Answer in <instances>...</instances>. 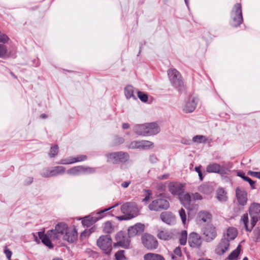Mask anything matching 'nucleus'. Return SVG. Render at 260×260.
Returning a JSON list of instances; mask_svg holds the SVG:
<instances>
[{"label": "nucleus", "mask_w": 260, "mask_h": 260, "mask_svg": "<svg viewBox=\"0 0 260 260\" xmlns=\"http://www.w3.org/2000/svg\"><path fill=\"white\" fill-rule=\"evenodd\" d=\"M249 213L251 218L249 224L247 213L243 214L240 220L243 223L245 230L247 231L251 232L256 222L260 220V204L256 203H252L249 207Z\"/></svg>", "instance_id": "1"}, {"label": "nucleus", "mask_w": 260, "mask_h": 260, "mask_svg": "<svg viewBox=\"0 0 260 260\" xmlns=\"http://www.w3.org/2000/svg\"><path fill=\"white\" fill-rule=\"evenodd\" d=\"M121 211L123 215L117 216L119 220L131 219L139 214V209L135 203L127 202L121 207Z\"/></svg>", "instance_id": "2"}, {"label": "nucleus", "mask_w": 260, "mask_h": 260, "mask_svg": "<svg viewBox=\"0 0 260 260\" xmlns=\"http://www.w3.org/2000/svg\"><path fill=\"white\" fill-rule=\"evenodd\" d=\"M168 75L171 84L178 91L183 90L184 83L180 73L175 69H170L168 71Z\"/></svg>", "instance_id": "3"}, {"label": "nucleus", "mask_w": 260, "mask_h": 260, "mask_svg": "<svg viewBox=\"0 0 260 260\" xmlns=\"http://www.w3.org/2000/svg\"><path fill=\"white\" fill-rule=\"evenodd\" d=\"M230 24L234 27L239 26L243 21L242 6L240 3L234 5L231 12Z\"/></svg>", "instance_id": "4"}, {"label": "nucleus", "mask_w": 260, "mask_h": 260, "mask_svg": "<svg viewBox=\"0 0 260 260\" xmlns=\"http://www.w3.org/2000/svg\"><path fill=\"white\" fill-rule=\"evenodd\" d=\"M98 246L106 254H110L112 249V240L110 235H103L97 240Z\"/></svg>", "instance_id": "5"}, {"label": "nucleus", "mask_w": 260, "mask_h": 260, "mask_svg": "<svg viewBox=\"0 0 260 260\" xmlns=\"http://www.w3.org/2000/svg\"><path fill=\"white\" fill-rule=\"evenodd\" d=\"M68 228L67 223L63 222H59L55 226L54 229L48 231V235L51 237V240H58L61 237H63Z\"/></svg>", "instance_id": "6"}, {"label": "nucleus", "mask_w": 260, "mask_h": 260, "mask_svg": "<svg viewBox=\"0 0 260 260\" xmlns=\"http://www.w3.org/2000/svg\"><path fill=\"white\" fill-rule=\"evenodd\" d=\"M107 161L114 164L125 162L129 159V155L127 152L123 151L109 153L106 154Z\"/></svg>", "instance_id": "7"}, {"label": "nucleus", "mask_w": 260, "mask_h": 260, "mask_svg": "<svg viewBox=\"0 0 260 260\" xmlns=\"http://www.w3.org/2000/svg\"><path fill=\"white\" fill-rule=\"evenodd\" d=\"M118 205L116 204L115 205L110 207L108 208H106L103 210H100L96 213V215L93 216H88L82 218V223L84 226L86 227L90 226L93 223L96 222L98 220L103 217L102 214L109 210L115 207Z\"/></svg>", "instance_id": "8"}, {"label": "nucleus", "mask_w": 260, "mask_h": 260, "mask_svg": "<svg viewBox=\"0 0 260 260\" xmlns=\"http://www.w3.org/2000/svg\"><path fill=\"white\" fill-rule=\"evenodd\" d=\"M169 207L170 204L168 201L161 198L153 201L148 206L150 210L155 211L167 210Z\"/></svg>", "instance_id": "9"}, {"label": "nucleus", "mask_w": 260, "mask_h": 260, "mask_svg": "<svg viewBox=\"0 0 260 260\" xmlns=\"http://www.w3.org/2000/svg\"><path fill=\"white\" fill-rule=\"evenodd\" d=\"M142 242L144 246L149 250L155 249L158 246L156 239L151 235L145 234L142 237Z\"/></svg>", "instance_id": "10"}, {"label": "nucleus", "mask_w": 260, "mask_h": 260, "mask_svg": "<svg viewBox=\"0 0 260 260\" xmlns=\"http://www.w3.org/2000/svg\"><path fill=\"white\" fill-rule=\"evenodd\" d=\"M202 231L204 239L207 242L212 241L217 236L216 228L212 224L204 227Z\"/></svg>", "instance_id": "11"}, {"label": "nucleus", "mask_w": 260, "mask_h": 260, "mask_svg": "<svg viewBox=\"0 0 260 260\" xmlns=\"http://www.w3.org/2000/svg\"><path fill=\"white\" fill-rule=\"evenodd\" d=\"M116 242L114 243L115 247H121L124 248H128L130 240L125 236L124 233L120 231L115 236Z\"/></svg>", "instance_id": "12"}, {"label": "nucleus", "mask_w": 260, "mask_h": 260, "mask_svg": "<svg viewBox=\"0 0 260 260\" xmlns=\"http://www.w3.org/2000/svg\"><path fill=\"white\" fill-rule=\"evenodd\" d=\"M230 247V240L228 238H222L217 245L215 252L218 255H223L229 250Z\"/></svg>", "instance_id": "13"}, {"label": "nucleus", "mask_w": 260, "mask_h": 260, "mask_svg": "<svg viewBox=\"0 0 260 260\" xmlns=\"http://www.w3.org/2000/svg\"><path fill=\"white\" fill-rule=\"evenodd\" d=\"M188 242L191 247L200 248L202 244V239L199 234L192 232L189 235Z\"/></svg>", "instance_id": "14"}, {"label": "nucleus", "mask_w": 260, "mask_h": 260, "mask_svg": "<svg viewBox=\"0 0 260 260\" xmlns=\"http://www.w3.org/2000/svg\"><path fill=\"white\" fill-rule=\"evenodd\" d=\"M198 103V99L194 96H189L185 102L183 110L185 113H191L196 109Z\"/></svg>", "instance_id": "15"}, {"label": "nucleus", "mask_w": 260, "mask_h": 260, "mask_svg": "<svg viewBox=\"0 0 260 260\" xmlns=\"http://www.w3.org/2000/svg\"><path fill=\"white\" fill-rule=\"evenodd\" d=\"M206 170L208 173H215L221 175L227 174L229 171L228 169L221 167L217 163L210 164L207 167Z\"/></svg>", "instance_id": "16"}, {"label": "nucleus", "mask_w": 260, "mask_h": 260, "mask_svg": "<svg viewBox=\"0 0 260 260\" xmlns=\"http://www.w3.org/2000/svg\"><path fill=\"white\" fill-rule=\"evenodd\" d=\"M87 159V156L85 155H79L77 156H70L66 158L61 159L57 162V164L70 165L78 162H81Z\"/></svg>", "instance_id": "17"}, {"label": "nucleus", "mask_w": 260, "mask_h": 260, "mask_svg": "<svg viewBox=\"0 0 260 260\" xmlns=\"http://www.w3.org/2000/svg\"><path fill=\"white\" fill-rule=\"evenodd\" d=\"M78 237L77 231L75 228H68L63 236V239L64 241H68L69 243H74L77 239Z\"/></svg>", "instance_id": "18"}, {"label": "nucleus", "mask_w": 260, "mask_h": 260, "mask_svg": "<svg viewBox=\"0 0 260 260\" xmlns=\"http://www.w3.org/2000/svg\"><path fill=\"white\" fill-rule=\"evenodd\" d=\"M212 214L207 211H201L197 215V220L200 223H209L212 220Z\"/></svg>", "instance_id": "19"}, {"label": "nucleus", "mask_w": 260, "mask_h": 260, "mask_svg": "<svg viewBox=\"0 0 260 260\" xmlns=\"http://www.w3.org/2000/svg\"><path fill=\"white\" fill-rule=\"evenodd\" d=\"M144 230V224L138 223L128 229V235L129 237H134L137 235L141 234Z\"/></svg>", "instance_id": "20"}, {"label": "nucleus", "mask_w": 260, "mask_h": 260, "mask_svg": "<svg viewBox=\"0 0 260 260\" xmlns=\"http://www.w3.org/2000/svg\"><path fill=\"white\" fill-rule=\"evenodd\" d=\"M161 220L168 225H173L175 223V217L169 211L162 212L160 215Z\"/></svg>", "instance_id": "21"}, {"label": "nucleus", "mask_w": 260, "mask_h": 260, "mask_svg": "<svg viewBox=\"0 0 260 260\" xmlns=\"http://www.w3.org/2000/svg\"><path fill=\"white\" fill-rule=\"evenodd\" d=\"M236 194L239 204L242 206L245 205L247 201L246 191L243 188L237 187Z\"/></svg>", "instance_id": "22"}, {"label": "nucleus", "mask_w": 260, "mask_h": 260, "mask_svg": "<svg viewBox=\"0 0 260 260\" xmlns=\"http://www.w3.org/2000/svg\"><path fill=\"white\" fill-rule=\"evenodd\" d=\"M146 136H152L157 134L160 132V128L155 122L145 123Z\"/></svg>", "instance_id": "23"}, {"label": "nucleus", "mask_w": 260, "mask_h": 260, "mask_svg": "<svg viewBox=\"0 0 260 260\" xmlns=\"http://www.w3.org/2000/svg\"><path fill=\"white\" fill-rule=\"evenodd\" d=\"M184 185L180 183H171L169 185V190L172 194L180 196L183 192Z\"/></svg>", "instance_id": "24"}, {"label": "nucleus", "mask_w": 260, "mask_h": 260, "mask_svg": "<svg viewBox=\"0 0 260 260\" xmlns=\"http://www.w3.org/2000/svg\"><path fill=\"white\" fill-rule=\"evenodd\" d=\"M38 236L42 242L49 249H52L54 247V245L50 240L51 239V237L48 235V231L46 234L44 232H38Z\"/></svg>", "instance_id": "25"}, {"label": "nucleus", "mask_w": 260, "mask_h": 260, "mask_svg": "<svg viewBox=\"0 0 260 260\" xmlns=\"http://www.w3.org/2000/svg\"><path fill=\"white\" fill-rule=\"evenodd\" d=\"M179 199L181 203L185 208H190L191 197L189 193L183 192L179 196Z\"/></svg>", "instance_id": "26"}, {"label": "nucleus", "mask_w": 260, "mask_h": 260, "mask_svg": "<svg viewBox=\"0 0 260 260\" xmlns=\"http://www.w3.org/2000/svg\"><path fill=\"white\" fill-rule=\"evenodd\" d=\"M157 237L162 240H169L173 237V233L171 231L166 229L159 230Z\"/></svg>", "instance_id": "27"}, {"label": "nucleus", "mask_w": 260, "mask_h": 260, "mask_svg": "<svg viewBox=\"0 0 260 260\" xmlns=\"http://www.w3.org/2000/svg\"><path fill=\"white\" fill-rule=\"evenodd\" d=\"M67 174L71 176H79L83 174V166L73 167L68 170Z\"/></svg>", "instance_id": "28"}, {"label": "nucleus", "mask_w": 260, "mask_h": 260, "mask_svg": "<svg viewBox=\"0 0 260 260\" xmlns=\"http://www.w3.org/2000/svg\"><path fill=\"white\" fill-rule=\"evenodd\" d=\"M216 198L220 202H225L228 200L226 192L222 188H218L216 191Z\"/></svg>", "instance_id": "29"}, {"label": "nucleus", "mask_w": 260, "mask_h": 260, "mask_svg": "<svg viewBox=\"0 0 260 260\" xmlns=\"http://www.w3.org/2000/svg\"><path fill=\"white\" fill-rule=\"evenodd\" d=\"M144 260H165L160 254L153 253H148L144 255Z\"/></svg>", "instance_id": "30"}, {"label": "nucleus", "mask_w": 260, "mask_h": 260, "mask_svg": "<svg viewBox=\"0 0 260 260\" xmlns=\"http://www.w3.org/2000/svg\"><path fill=\"white\" fill-rule=\"evenodd\" d=\"M51 169L52 177L63 175L66 172V168L62 166H56Z\"/></svg>", "instance_id": "31"}, {"label": "nucleus", "mask_w": 260, "mask_h": 260, "mask_svg": "<svg viewBox=\"0 0 260 260\" xmlns=\"http://www.w3.org/2000/svg\"><path fill=\"white\" fill-rule=\"evenodd\" d=\"M134 88L131 85H127L124 88V94L127 99L133 98L136 100V96L134 94Z\"/></svg>", "instance_id": "32"}, {"label": "nucleus", "mask_w": 260, "mask_h": 260, "mask_svg": "<svg viewBox=\"0 0 260 260\" xmlns=\"http://www.w3.org/2000/svg\"><path fill=\"white\" fill-rule=\"evenodd\" d=\"M237 231L236 228L233 227L229 228L227 230V237L226 238H228L229 240H233L237 237Z\"/></svg>", "instance_id": "33"}, {"label": "nucleus", "mask_w": 260, "mask_h": 260, "mask_svg": "<svg viewBox=\"0 0 260 260\" xmlns=\"http://www.w3.org/2000/svg\"><path fill=\"white\" fill-rule=\"evenodd\" d=\"M146 126L145 124H138L134 127V131L136 134L141 136H146Z\"/></svg>", "instance_id": "34"}, {"label": "nucleus", "mask_w": 260, "mask_h": 260, "mask_svg": "<svg viewBox=\"0 0 260 260\" xmlns=\"http://www.w3.org/2000/svg\"><path fill=\"white\" fill-rule=\"evenodd\" d=\"M178 238L180 244L182 245H185L187 239V232L185 230L181 231L178 233Z\"/></svg>", "instance_id": "35"}, {"label": "nucleus", "mask_w": 260, "mask_h": 260, "mask_svg": "<svg viewBox=\"0 0 260 260\" xmlns=\"http://www.w3.org/2000/svg\"><path fill=\"white\" fill-rule=\"evenodd\" d=\"M237 175L239 177H240L241 178H242L244 180L248 182L252 189L255 188V182L254 181H253L252 180H251L248 177L245 176V173L244 172L239 171L237 173Z\"/></svg>", "instance_id": "36"}, {"label": "nucleus", "mask_w": 260, "mask_h": 260, "mask_svg": "<svg viewBox=\"0 0 260 260\" xmlns=\"http://www.w3.org/2000/svg\"><path fill=\"white\" fill-rule=\"evenodd\" d=\"M241 251V246L239 245L236 249L233 251L228 256L229 260H237Z\"/></svg>", "instance_id": "37"}, {"label": "nucleus", "mask_w": 260, "mask_h": 260, "mask_svg": "<svg viewBox=\"0 0 260 260\" xmlns=\"http://www.w3.org/2000/svg\"><path fill=\"white\" fill-rule=\"evenodd\" d=\"M139 149H146L153 146V143L148 141H138Z\"/></svg>", "instance_id": "38"}, {"label": "nucleus", "mask_w": 260, "mask_h": 260, "mask_svg": "<svg viewBox=\"0 0 260 260\" xmlns=\"http://www.w3.org/2000/svg\"><path fill=\"white\" fill-rule=\"evenodd\" d=\"M114 231V226L112 225L111 222H106L103 226V231L105 233L110 234L112 233Z\"/></svg>", "instance_id": "39"}, {"label": "nucleus", "mask_w": 260, "mask_h": 260, "mask_svg": "<svg viewBox=\"0 0 260 260\" xmlns=\"http://www.w3.org/2000/svg\"><path fill=\"white\" fill-rule=\"evenodd\" d=\"M192 143H205L207 141V139L205 136L202 135H197L193 137L192 140H191Z\"/></svg>", "instance_id": "40"}, {"label": "nucleus", "mask_w": 260, "mask_h": 260, "mask_svg": "<svg viewBox=\"0 0 260 260\" xmlns=\"http://www.w3.org/2000/svg\"><path fill=\"white\" fill-rule=\"evenodd\" d=\"M125 251L120 250L118 251L115 254V257L116 260H126L127 258L124 255Z\"/></svg>", "instance_id": "41"}, {"label": "nucleus", "mask_w": 260, "mask_h": 260, "mask_svg": "<svg viewBox=\"0 0 260 260\" xmlns=\"http://www.w3.org/2000/svg\"><path fill=\"white\" fill-rule=\"evenodd\" d=\"M96 172V168L83 166V174H93Z\"/></svg>", "instance_id": "42"}, {"label": "nucleus", "mask_w": 260, "mask_h": 260, "mask_svg": "<svg viewBox=\"0 0 260 260\" xmlns=\"http://www.w3.org/2000/svg\"><path fill=\"white\" fill-rule=\"evenodd\" d=\"M253 241L256 242H260V228L255 229L253 232Z\"/></svg>", "instance_id": "43"}, {"label": "nucleus", "mask_w": 260, "mask_h": 260, "mask_svg": "<svg viewBox=\"0 0 260 260\" xmlns=\"http://www.w3.org/2000/svg\"><path fill=\"white\" fill-rule=\"evenodd\" d=\"M41 175L43 177H52L51 169L49 168H45L43 169L41 173Z\"/></svg>", "instance_id": "44"}, {"label": "nucleus", "mask_w": 260, "mask_h": 260, "mask_svg": "<svg viewBox=\"0 0 260 260\" xmlns=\"http://www.w3.org/2000/svg\"><path fill=\"white\" fill-rule=\"evenodd\" d=\"M84 253L88 256L92 257L93 258L97 257L98 256V253L90 248H86L84 251Z\"/></svg>", "instance_id": "45"}, {"label": "nucleus", "mask_w": 260, "mask_h": 260, "mask_svg": "<svg viewBox=\"0 0 260 260\" xmlns=\"http://www.w3.org/2000/svg\"><path fill=\"white\" fill-rule=\"evenodd\" d=\"M58 152V147L57 145H54L51 147L50 151L49 154L50 157H54L56 155Z\"/></svg>", "instance_id": "46"}, {"label": "nucleus", "mask_w": 260, "mask_h": 260, "mask_svg": "<svg viewBox=\"0 0 260 260\" xmlns=\"http://www.w3.org/2000/svg\"><path fill=\"white\" fill-rule=\"evenodd\" d=\"M138 96L142 102H146L148 100V96L147 94L138 91Z\"/></svg>", "instance_id": "47"}, {"label": "nucleus", "mask_w": 260, "mask_h": 260, "mask_svg": "<svg viewBox=\"0 0 260 260\" xmlns=\"http://www.w3.org/2000/svg\"><path fill=\"white\" fill-rule=\"evenodd\" d=\"M179 213L183 223L185 224L186 220V215L185 210L183 208H181L179 210Z\"/></svg>", "instance_id": "48"}, {"label": "nucleus", "mask_w": 260, "mask_h": 260, "mask_svg": "<svg viewBox=\"0 0 260 260\" xmlns=\"http://www.w3.org/2000/svg\"><path fill=\"white\" fill-rule=\"evenodd\" d=\"M7 53V47L3 44H0V57H4L6 55Z\"/></svg>", "instance_id": "49"}, {"label": "nucleus", "mask_w": 260, "mask_h": 260, "mask_svg": "<svg viewBox=\"0 0 260 260\" xmlns=\"http://www.w3.org/2000/svg\"><path fill=\"white\" fill-rule=\"evenodd\" d=\"M9 40V37L5 34H2L0 32V42L3 43H6Z\"/></svg>", "instance_id": "50"}, {"label": "nucleus", "mask_w": 260, "mask_h": 260, "mask_svg": "<svg viewBox=\"0 0 260 260\" xmlns=\"http://www.w3.org/2000/svg\"><path fill=\"white\" fill-rule=\"evenodd\" d=\"M138 144V141H133L127 146V147L129 149H139Z\"/></svg>", "instance_id": "51"}, {"label": "nucleus", "mask_w": 260, "mask_h": 260, "mask_svg": "<svg viewBox=\"0 0 260 260\" xmlns=\"http://www.w3.org/2000/svg\"><path fill=\"white\" fill-rule=\"evenodd\" d=\"M248 174L252 177L260 179V172L249 171H248Z\"/></svg>", "instance_id": "52"}, {"label": "nucleus", "mask_w": 260, "mask_h": 260, "mask_svg": "<svg viewBox=\"0 0 260 260\" xmlns=\"http://www.w3.org/2000/svg\"><path fill=\"white\" fill-rule=\"evenodd\" d=\"M146 193H147V194L146 196V197H145V198H144L142 200V201L143 202H147L149 200H150V197L151 194V192L150 190H146Z\"/></svg>", "instance_id": "53"}, {"label": "nucleus", "mask_w": 260, "mask_h": 260, "mask_svg": "<svg viewBox=\"0 0 260 260\" xmlns=\"http://www.w3.org/2000/svg\"><path fill=\"white\" fill-rule=\"evenodd\" d=\"M195 170L198 173V175H199L200 180H202L203 178V176L202 172L201 171V167H196L195 168Z\"/></svg>", "instance_id": "54"}, {"label": "nucleus", "mask_w": 260, "mask_h": 260, "mask_svg": "<svg viewBox=\"0 0 260 260\" xmlns=\"http://www.w3.org/2000/svg\"><path fill=\"white\" fill-rule=\"evenodd\" d=\"M174 253H175V254H176V255H177L178 256L180 257L182 256V252L181 250V248L179 247H176L174 249Z\"/></svg>", "instance_id": "55"}, {"label": "nucleus", "mask_w": 260, "mask_h": 260, "mask_svg": "<svg viewBox=\"0 0 260 260\" xmlns=\"http://www.w3.org/2000/svg\"><path fill=\"white\" fill-rule=\"evenodd\" d=\"M4 252L7 256V257L10 260V258L12 256V252L8 249L7 248H5V250H4Z\"/></svg>", "instance_id": "56"}, {"label": "nucleus", "mask_w": 260, "mask_h": 260, "mask_svg": "<svg viewBox=\"0 0 260 260\" xmlns=\"http://www.w3.org/2000/svg\"><path fill=\"white\" fill-rule=\"evenodd\" d=\"M181 142L182 144L185 145H190L192 143L191 140L187 139H182Z\"/></svg>", "instance_id": "57"}, {"label": "nucleus", "mask_w": 260, "mask_h": 260, "mask_svg": "<svg viewBox=\"0 0 260 260\" xmlns=\"http://www.w3.org/2000/svg\"><path fill=\"white\" fill-rule=\"evenodd\" d=\"M149 160L152 163H155L156 162L157 159L155 155H151L150 156Z\"/></svg>", "instance_id": "58"}, {"label": "nucleus", "mask_w": 260, "mask_h": 260, "mask_svg": "<svg viewBox=\"0 0 260 260\" xmlns=\"http://www.w3.org/2000/svg\"><path fill=\"white\" fill-rule=\"evenodd\" d=\"M193 198L194 200H202V197L199 193H195L193 194Z\"/></svg>", "instance_id": "59"}, {"label": "nucleus", "mask_w": 260, "mask_h": 260, "mask_svg": "<svg viewBox=\"0 0 260 260\" xmlns=\"http://www.w3.org/2000/svg\"><path fill=\"white\" fill-rule=\"evenodd\" d=\"M130 184H131V181H125V182H123L121 184V186L123 188H126V187H127L129 186V185Z\"/></svg>", "instance_id": "60"}, {"label": "nucleus", "mask_w": 260, "mask_h": 260, "mask_svg": "<svg viewBox=\"0 0 260 260\" xmlns=\"http://www.w3.org/2000/svg\"><path fill=\"white\" fill-rule=\"evenodd\" d=\"M116 140L117 141V143L118 144H122L124 142V139L122 138H117Z\"/></svg>", "instance_id": "61"}, {"label": "nucleus", "mask_w": 260, "mask_h": 260, "mask_svg": "<svg viewBox=\"0 0 260 260\" xmlns=\"http://www.w3.org/2000/svg\"><path fill=\"white\" fill-rule=\"evenodd\" d=\"M129 127V125L127 123H124L122 124V128L123 129H127Z\"/></svg>", "instance_id": "62"}, {"label": "nucleus", "mask_w": 260, "mask_h": 260, "mask_svg": "<svg viewBox=\"0 0 260 260\" xmlns=\"http://www.w3.org/2000/svg\"><path fill=\"white\" fill-rule=\"evenodd\" d=\"M168 177V175H164L159 177L160 179H166Z\"/></svg>", "instance_id": "63"}, {"label": "nucleus", "mask_w": 260, "mask_h": 260, "mask_svg": "<svg viewBox=\"0 0 260 260\" xmlns=\"http://www.w3.org/2000/svg\"><path fill=\"white\" fill-rule=\"evenodd\" d=\"M41 118H45L47 117V116L45 114H42L40 115Z\"/></svg>", "instance_id": "64"}]
</instances>
